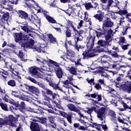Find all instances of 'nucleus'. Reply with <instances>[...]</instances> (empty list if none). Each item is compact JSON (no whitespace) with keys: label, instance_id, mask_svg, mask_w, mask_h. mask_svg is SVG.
<instances>
[{"label":"nucleus","instance_id":"42","mask_svg":"<svg viewBox=\"0 0 131 131\" xmlns=\"http://www.w3.org/2000/svg\"><path fill=\"white\" fill-rule=\"evenodd\" d=\"M85 8L86 10H90V9L94 8V6H93L91 3H86L85 4Z\"/></svg>","mask_w":131,"mask_h":131},{"label":"nucleus","instance_id":"40","mask_svg":"<svg viewBox=\"0 0 131 131\" xmlns=\"http://www.w3.org/2000/svg\"><path fill=\"white\" fill-rule=\"evenodd\" d=\"M112 67L114 69H116V70H119L121 68V67H122V66H120L118 63H117L116 64H112Z\"/></svg>","mask_w":131,"mask_h":131},{"label":"nucleus","instance_id":"24","mask_svg":"<svg viewBox=\"0 0 131 131\" xmlns=\"http://www.w3.org/2000/svg\"><path fill=\"white\" fill-rule=\"evenodd\" d=\"M61 58L63 59L64 61H67V62H72V63L74 62V60L71 59L69 55H68V53H66L64 56H61Z\"/></svg>","mask_w":131,"mask_h":131},{"label":"nucleus","instance_id":"21","mask_svg":"<svg viewBox=\"0 0 131 131\" xmlns=\"http://www.w3.org/2000/svg\"><path fill=\"white\" fill-rule=\"evenodd\" d=\"M48 120L50 121V122H51V123L53 124L51 125V126H52L53 128H56V127H57V124H56L55 122V117L50 116L48 117Z\"/></svg>","mask_w":131,"mask_h":131},{"label":"nucleus","instance_id":"19","mask_svg":"<svg viewBox=\"0 0 131 131\" xmlns=\"http://www.w3.org/2000/svg\"><path fill=\"white\" fill-rule=\"evenodd\" d=\"M18 15V17H20V18H21L22 19H26L28 17V15L25 11H23L22 10L18 11L17 13Z\"/></svg>","mask_w":131,"mask_h":131},{"label":"nucleus","instance_id":"63","mask_svg":"<svg viewBox=\"0 0 131 131\" xmlns=\"http://www.w3.org/2000/svg\"><path fill=\"white\" fill-rule=\"evenodd\" d=\"M109 115L110 116H112V117L115 118V112H114V111H110Z\"/></svg>","mask_w":131,"mask_h":131},{"label":"nucleus","instance_id":"31","mask_svg":"<svg viewBox=\"0 0 131 131\" xmlns=\"http://www.w3.org/2000/svg\"><path fill=\"white\" fill-rule=\"evenodd\" d=\"M36 60H37L38 64H48V61L41 58V57H37L36 58Z\"/></svg>","mask_w":131,"mask_h":131},{"label":"nucleus","instance_id":"44","mask_svg":"<svg viewBox=\"0 0 131 131\" xmlns=\"http://www.w3.org/2000/svg\"><path fill=\"white\" fill-rule=\"evenodd\" d=\"M122 105L123 106V107H124V109L123 108H120V110H121V111H124V110H125V109H128L129 107L128 105H127V104H126V103L122 102Z\"/></svg>","mask_w":131,"mask_h":131},{"label":"nucleus","instance_id":"53","mask_svg":"<svg viewBox=\"0 0 131 131\" xmlns=\"http://www.w3.org/2000/svg\"><path fill=\"white\" fill-rule=\"evenodd\" d=\"M42 75L44 78H42V79H45V80H47V81H48V82H49V83L50 82H51V78L46 76V75L45 74Z\"/></svg>","mask_w":131,"mask_h":131},{"label":"nucleus","instance_id":"22","mask_svg":"<svg viewBox=\"0 0 131 131\" xmlns=\"http://www.w3.org/2000/svg\"><path fill=\"white\" fill-rule=\"evenodd\" d=\"M67 106L68 107V109H69V110H71V111H74V112H78V108H77L76 106L72 103L67 104Z\"/></svg>","mask_w":131,"mask_h":131},{"label":"nucleus","instance_id":"4","mask_svg":"<svg viewBox=\"0 0 131 131\" xmlns=\"http://www.w3.org/2000/svg\"><path fill=\"white\" fill-rule=\"evenodd\" d=\"M83 53L82 55L83 56L84 58H92L93 57H95V56H97L100 51L99 49H97L96 50L91 49H88L89 51L88 52L85 51L86 48L85 47H83Z\"/></svg>","mask_w":131,"mask_h":131},{"label":"nucleus","instance_id":"32","mask_svg":"<svg viewBox=\"0 0 131 131\" xmlns=\"http://www.w3.org/2000/svg\"><path fill=\"white\" fill-rule=\"evenodd\" d=\"M93 111L97 112V108L95 107V106H92L91 108H89L88 111H86V113L88 114H90V116H91L92 113H93Z\"/></svg>","mask_w":131,"mask_h":131},{"label":"nucleus","instance_id":"43","mask_svg":"<svg viewBox=\"0 0 131 131\" xmlns=\"http://www.w3.org/2000/svg\"><path fill=\"white\" fill-rule=\"evenodd\" d=\"M38 71H40V72H41V73H43V72H46V71H49V70H48L47 67L43 66L42 68L41 67L40 68H39Z\"/></svg>","mask_w":131,"mask_h":131},{"label":"nucleus","instance_id":"39","mask_svg":"<svg viewBox=\"0 0 131 131\" xmlns=\"http://www.w3.org/2000/svg\"><path fill=\"white\" fill-rule=\"evenodd\" d=\"M0 106L2 107V109H3V110H4V111H8V106H7L6 104H5L4 103H0Z\"/></svg>","mask_w":131,"mask_h":131},{"label":"nucleus","instance_id":"37","mask_svg":"<svg viewBox=\"0 0 131 131\" xmlns=\"http://www.w3.org/2000/svg\"><path fill=\"white\" fill-rule=\"evenodd\" d=\"M104 52H105V53H110V54L111 55V56H112V57H114L115 58H118V57H119L118 54H117V53H116L115 52H111L110 51H109L108 50L104 51Z\"/></svg>","mask_w":131,"mask_h":131},{"label":"nucleus","instance_id":"2","mask_svg":"<svg viewBox=\"0 0 131 131\" xmlns=\"http://www.w3.org/2000/svg\"><path fill=\"white\" fill-rule=\"evenodd\" d=\"M45 91H41L42 95L43 97V101L41 102V104L43 106H47V107H49V108H51L52 106H51V104H50V100L53 101V100H55L56 97H59V95L53 92L52 90L48 88L45 89ZM48 96H51L53 100H52V99H51V98Z\"/></svg>","mask_w":131,"mask_h":131},{"label":"nucleus","instance_id":"41","mask_svg":"<svg viewBox=\"0 0 131 131\" xmlns=\"http://www.w3.org/2000/svg\"><path fill=\"white\" fill-rule=\"evenodd\" d=\"M86 26L84 25V23L83 20H80L79 23H78V28H81L82 27H85Z\"/></svg>","mask_w":131,"mask_h":131},{"label":"nucleus","instance_id":"56","mask_svg":"<svg viewBox=\"0 0 131 131\" xmlns=\"http://www.w3.org/2000/svg\"><path fill=\"white\" fill-rule=\"evenodd\" d=\"M113 33V31L111 30L110 28H109L108 30L104 33H107V35L111 36V35H112Z\"/></svg>","mask_w":131,"mask_h":131},{"label":"nucleus","instance_id":"27","mask_svg":"<svg viewBox=\"0 0 131 131\" xmlns=\"http://www.w3.org/2000/svg\"><path fill=\"white\" fill-rule=\"evenodd\" d=\"M31 18L33 19L34 22L36 23H37V24H40V19L38 18V17H37V15L34 14L31 15Z\"/></svg>","mask_w":131,"mask_h":131},{"label":"nucleus","instance_id":"54","mask_svg":"<svg viewBox=\"0 0 131 131\" xmlns=\"http://www.w3.org/2000/svg\"><path fill=\"white\" fill-rule=\"evenodd\" d=\"M75 63V66H76L77 65L78 66H82L81 64V59L80 58H78L77 61H74Z\"/></svg>","mask_w":131,"mask_h":131},{"label":"nucleus","instance_id":"5","mask_svg":"<svg viewBox=\"0 0 131 131\" xmlns=\"http://www.w3.org/2000/svg\"><path fill=\"white\" fill-rule=\"evenodd\" d=\"M113 25H114V23L111 19L109 17H106V19H105L103 21L102 24V31L104 33H106L107 31L109 30V28H111V27H113Z\"/></svg>","mask_w":131,"mask_h":131},{"label":"nucleus","instance_id":"64","mask_svg":"<svg viewBox=\"0 0 131 131\" xmlns=\"http://www.w3.org/2000/svg\"><path fill=\"white\" fill-rule=\"evenodd\" d=\"M16 131H23L22 127H21V125L20 124L18 127L16 129Z\"/></svg>","mask_w":131,"mask_h":131},{"label":"nucleus","instance_id":"46","mask_svg":"<svg viewBox=\"0 0 131 131\" xmlns=\"http://www.w3.org/2000/svg\"><path fill=\"white\" fill-rule=\"evenodd\" d=\"M27 79L30 80V81L33 82L34 83H35L36 84H38V83H39L36 81V80H35V79L32 78L31 77H28L27 78Z\"/></svg>","mask_w":131,"mask_h":131},{"label":"nucleus","instance_id":"59","mask_svg":"<svg viewBox=\"0 0 131 131\" xmlns=\"http://www.w3.org/2000/svg\"><path fill=\"white\" fill-rule=\"evenodd\" d=\"M129 46H130L129 44L123 45L122 46V49L123 50H128V47H129Z\"/></svg>","mask_w":131,"mask_h":131},{"label":"nucleus","instance_id":"3","mask_svg":"<svg viewBox=\"0 0 131 131\" xmlns=\"http://www.w3.org/2000/svg\"><path fill=\"white\" fill-rule=\"evenodd\" d=\"M3 125H9L12 127H17L16 118L12 115L6 116L5 119L0 118V127H2Z\"/></svg>","mask_w":131,"mask_h":131},{"label":"nucleus","instance_id":"13","mask_svg":"<svg viewBox=\"0 0 131 131\" xmlns=\"http://www.w3.org/2000/svg\"><path fill=\"white\" fill-rule=\"evenodd\" d=\"M105 39L106 41L99 40L98 41V45L101 47H105V46L107 45V42H110V41H111V36L107 35V36L105 37Z\"/></svg>","mask_w":131,"mask_h":131},{"label":"nucleus","instance_id":"6","mask_svg":"<svg viewBox=\"0 0 131 131\" xmlns=\"http://www.w3.org/2000/svg\"><path fill=\"white\" fill-rule=\"evenodd\" d=\"M39 68L36 67H32L29 68V72L31 74V76L35 77V78H43L41 74L38 73Z\"/></svg>","mask_w":131,"mask_h":131},{"label":"nucleus","instance_id":"48","mask_svg":"<svg viewBox=\"0 0 131 131\" xmlns=\"http://www.w3.org/2000/svg\"><path fill=\"white\" fill-rule=\"evenodd\" d=\"M12 96H13V97H15V98H18L19 99H21V96L18 95V92L16 91L12 92Z\"/></svg>","mask_w":131,"mask_h":131},{"label":"nucleus","instance_id":"50","mask_svg":"<svg viewBox=\"0 0 131 131\" xmlns=\"http://www.w3.org/2000/svg\"><path fill=\"white\" fill-rule=\"evenodd\" d=\"M66 36L67 37H71V31H70V30H66Z\"/></svg>","mask_w":131,"mask_h":131},{"label":"nucleus","instance_id":"45","mask_svg":"<svg viewBox=\"0 0 131 131\" xmlns=\"http://www.w3.org/2000/svg\"><path fill=\"white\" fill-rule=\"evenodd\" d=\"M119 43V45H120V43H126V40H125V38H124V37H120Z\"/></svg>","mask_w":131,"mask_h":131},{"label":"nucleus","instance_id":"11","mask_svg":"<svg viewBox=\"0 0 131 131\" xmlns=\"http://www.w3.org/2000/svg\"><path fill=\"white\" fill-rule=\"evenodd\" d=\"M13 5H14V2L8 1L0 5V8L2 9H6V10H13Z\"/></svg>","mask_w":131,"mask_h":131},{"label":"nucleus","instance_id":"8","mask_svg":"<svg viewBox=\"0 0 131 131\" xmlns=\"http://www.w3.org/2000/svg\"><path fill=\"white\" fill-rule=\"evenodd\" d=\"M96 113L97 114V117L100 120L103 121L102 123H105V115L107 114L106 112V107H101L98 110L96 109Z\"/></svg>","mask_w":131,"mask_h":131},{"label":"nucleus","instance_id":"33","mask_svg":"<svg viewBox=\"0 0 131 131\" xmlns=\"http://www.w3.org/2000/svg\"><path fill=\"white\" fill-rule=\"evenodd\" d=\"M57 121L59 122V123H61L62 124H63L64 126H67V122L65 121L63 118H61L60 117H58L57 118Z\"/></svg>","mask_w":131,"mask_h":131},{"label":"nucleus","instance_id":"1","mask_svg":"<svg viewBox=\"0 0 131 131\" xmlns=\"http://www.w3.org/2000/svg\"><path fill=\"white\" fill-rule=\"evenodd\" d=\"M14 37L16 42H18L23 48L32 49L34 52H36V51L38 53H40L42 51V49L46 47V45H42L40 47H39V46H33L35 42L32 39H30L26 43H22L25 40H27V39L29 38L28 36L27 35H23L22 33H16L14 34Z\"/></svg>","mask_w":131,"mask_h":131},{"label":"nucleus","instance_id":"10","mask_svg":"<svg viewBox=\"0 0 131 131\" xmlns=\"http://www.w3.org/2000/svg\"><path fill=\"white\" fill-rule=\"evenodd\" d=\"M37 10V13H42V14L45 15V16L46 17L47 20H48V22H50V23L52 24L56 23V20L53 17L49 16V12L45 10H42V9H40V8Z\"/></svg>","mask_w":131,"mask_h":131},{"label":"nucleus","instance_id":"38","mask_svg":"<svg viewBox=\"0 0 131 131\" xmlns=\"http://www.w3.org/2000/svg\"><path fill=\"white\" fill-rule=\"evenodd\" d=\"M105 59H106L107 60H109L110 59V57H109V56L106 55H104L103 56H102V58H101L102 64L107 63L106 61H103V60H105Z\"/></svg>","mask_w":131,"mask_h":131},{"label":"nucleus","instance_id":"25","mask_svg":"<svg viewBox=\"0 0 131 131\" xmlns=\"http://www.w3.org/2000/svg\"><path fill=\"white\" fill-rule=\"evenodd\" d=\"M27 7H28V8H34V9H36V11H37V9H39L40 10H42V9L40 8L39 7V6L38 4V6H36V5H34V3L31 4H28V3H26Z\"/></svg>","mask_w":131,"mask_h":131},{"label":"nucleus","instance_id":"12","mask_svg":"<svg viewBox=\"0 0 131 131\" xmlns=\"http://www.w3.org/2000/svg\"><path fill=\"white\" fill-rule=\"evenodd\" d=\"M24 85L26 86V89H28L29 91L31 93H34L36 95H38L39 94V90L37 88L34 87V86H28L27 84H24Z\"/></svg>","mask_w":131,"mask_h":131},{"label":"nucleus","instance_id":"60","mask_svg":"<svg viewBox=\"0 0 131 131\" xmlns=\"http://www.w3.org/2000/svg\"><path fill=\"white\" fill-rule=\"evenodd\" d=\"M95 89H96V90H102V87H101V85H100L99 83H97L96 84H95Z\"/></svg>","mask_w":131,"mask_h":131},{"label":"nucleus","instance_id":"26","mask_svg":"<svg viewBox=\"0 0 131 131\" xmlns=\"http://www.w3.org/2000/svg\"><path fill=\"white\" fill-rule=\"evenodd\" d=\"M112 72L114 75L115 74H118L119 75V76L116 79L117 81H121L123 79V77L124 76V75L123 74H118V72Z\"/></svg>","mask_w":131,"mask_h":131},{"label":"nucleus","instance_id":"62","mask_svg":"<svg viewBox=\"0 0 131 131\" xmlns=\"http://www.w3.org/2000/svg\"><path fill=\"white\" fill-rule=\"evenodd\" d=\"M78 129L79 130H86V129H88V128L86 127H84L83 126H80V127H79Z\"/></svg>","mask_w":131,"mask_h":131},{"label":"nucleus","instance_id":"7","mask_svg":"<svg viewBox=\"0 0 131 131\" xmlns=\"http://www.w3.org/2000/svg\"><path fill=\"white\" fill-rule=\"evenodd\" d=\"M116 88H118L120 90H123V91L129 93L131 92V82H125L124 84H122L118 83L116 84Z\"/></svg>","mask_w":131,"mask_h":131},{"label":"nucleus","instance_id":"51","mask_svg":"<svg viewBox=\"0 0 131 131\" xmlns=\"http://www.w3.org/2000/svg\"><path fill=\"white\" fill-rule=\"evenodd\" d=\"M49 62L51 64H53V65H54V66H56V68H58L59 67V64L58 63L56 62V61H53L52 60H49Z\"/></svg>","mask_w":131,"mask_h":131},{"label":"nucleus","instance_id":"20","mask_svg":"<svg viewBox=\"0 0 131 131\" xmlns=\"http://www.w3.org/2000/svg\"><path fill=\"white\" fill-rule=\"evenodd\" d=\"M0 72L3 74L1 75V78H3L4 81H7V78H8V76H9V73L7 71H5L4 70H2Z\"/></svg>","mask_w":131,"mask_h":131},{"label":"nucleus","instance_id":"23","mask_svg":"<svg viewBox=\"0 0 131 131\" xmlns=\"http://www.w3.org/2000/svg\"><path fill=\"white\" fill-rule=\"evenodd\" d=\"M52 102L54 107H57V108H58V109H60L61 110H63L64 111V109H63V107H62V106L59 104L60 103V100H57V101L52 100Z\"/></svg>","mask_w":131,"mask_h":131},{"label":"nucleus","instance_id":"14","mask_svg":"<svg viewBox=\"0 0 131 131\" xmlns=\"http://www.w3.org/2000/svg\"><path fill=\"white\" fill-rule=\"evenodd\" d=\"M54 71L58 78H62L63 77V70H62V68L60 67L55 68Z\"/></svg>","mask_w":131,"mask_h":131},{"label":"nucleus","instance_id":"58","mask_svg":"<svg viewBox=\"0 0 131 131\" xmlns=\"http://www.w3.org/2000/svg\"><path fill=\"white\" fill-rule=\"evenodd\" d=\"M60 115L62 116L63 117H64V118H66L68 116H69V114H67V113H65L64 112H60Z\"/></svg>","mask_w":131,"mask_h":131},{"label":"nucleus","instance_id":"61","mask_svg":"<svg viewBox=\"0 0 131 131\" xmlns=\"http://www.w3.org/2000/svg\"><path fill=\"white\" fill-rule=\"evenodd\" d=\"M101 76H103V77H106L107 78H109V75L107 74V73L105 72H102L101 73Z\"/></svg>","mask_w":131,"mask_h":131},{"label":"nucleus","instance_id":"49","mask_svg":"<svg viewBox=\"0 0 131 131\" xmlns=\"http://www.w3.org/2000/svg\"><path fill=\"white\" fill-rule=\"evenodd\" d=\"M62 83L65 85L71 84V85H73V83H72L70 80H66V81H63Z\"/></svg>","mask_w":131,"mask_h":131},{"label":"nucleus","instance_id":"57","mask_svg":"<svg viewBox=\"0 0 131 131\" xmlns=\"http://www.w3.org/2000/svg\"><path fill=\"white\" fill-rule=\"evenodd\" d=\"M86 80L88 82L91 84V85H94L95 84V83L94 82V79H89L87 78Z\"/></svg>","mask_w":131,"mask_h":131},{"label":"nucleus","instance_id":"17","mask_svg":"<svg viewBox=\"0 0 131 131\" xmlns=\"http://www.w3.org/2000/svg\"><path fill=\"white\" fill-rule=\"evenodd\" d=\"M30 129L32 131H40L38 123L35 122H32L31 123Z\"/></svg>","mask_w":131,"mask_h":131},{"label":"nucleus","instance_id":"55","mask_svg":"<svg viewBox=\"0 0 131 131\" xmlns=\"http://www.w3.org/2000/svg\"><path fill=\"white\" fill-rule=\"evenodd\" d=\"M88 20H89V14L88 13V12H85L83 20L86 22L88 21Z\"/></svg>","mask_w":131,"mask_h":131},{"label":"nucleus","instance_id":"9","mask_svg":"<svg viewBox=\"0 0 131 131\" xmlns=\"http://www.w3.org/2000/svg\"><path fill=\"white\" fill-rule=\"evenodd\" d=\"M95 40L96 37L91 35L86 38L85 42L86 43V47L88 49H93V48H94Z\"/></svg>","mask_w":131,"mask_h":131},{"label":"nucleus","instance_id":"28","mask_svg":"<svg viewBox=\"0 0 131 131\" xmlns=\"http://www.w3.org/2000/svg\"><path fill=\"white\" fill-rule=\"evenodd\" d=\"M48 37L50 42H53V43H57V40L55 37H54V36H53V35L48 34Z\"/></svg>","mask_w":131,"mask_h":131},{"label":"nucleus","instance_id":"18","mask_svg":"<svg viewBox=\"0 0 131 131\" xmlns=\"http://www.w3.org/2000/svg\"><path fill=\"white\" fill-rule=\"evenodd\" d=\"M66 69L68 70V71H69L70 73L72 74V75H76V74H77L76 69H75L74 67H72L71 68L69 67H66Z\"/></svg>","mask_w":131,"mask_h":131},{"label":"nucleus","instance_id":"16","mask_svg":"<svg viewBox=\"0 0 131 131\" xmlns=\"http://www.w3.org/2000/svg\"><path fill=\"white\" fill-rule=\"evenodd\" d=\"M74 31L75 34L73 35V37L75 42L82 40V36L80 35V34L78 33V31L77 30H74Z\"/></svg>","mask_w":131,"mask_h":131},{"label":"nucleus","instance_id":"30","mask_svg":"<svg viewBox=\"0 0 131 131\" xmlns=\"http://www.w3.org/2000/svg\"><path fill=\"white\" fill-rule=\"evenodd\" d=\"M49 85L50 86H52V88H53L54 90H59V91H60L61 92H63V90L62 89H60V87H58V84H55L52 82L49 83Z\"/></svg>","mask_w":131,"mask_h":131},{"label":"nucleus","instance_id":"47","mask_svg":"<svg viewBox=\"0 0 131 131\" xmlns=\"http://www.w3.org/2000/svg\"><path fill=\"white\" fill-rule=\"evenodd\" d=\"M66 118H67V121L70 123V124H72V116L71 115H68Z\"/></svg>","mask_w":131,"mask_h":131},{"label":"nucleus","instance_id":"35","mask_svg":"<svg viewBox=\"0 0 131 131\" xmlns=\"http://www.w3.org/2000/svg\"><path fill=\"white\" fill-rule=\"evenodd\" d=\"M20 28H21L22 30H24V31L27 32V33H29V32H31V30H30V29L28 28V27H27V26H21Z\"/></svg>","mask_w":131,"mask_h":131},{"label":"nucleus","instance_id":"52","mask_svg":"<svg viewBox=\"0 0 131 131\" xmlns=\"http://www.w3.org/2000/svg\"><path fill=\"white\" fill-rule=\"evenodd\" d=\"M114 4H115V2L113 1V0H108V5L107 6L108 7H110L112 6V7H114L115 5H113Z\"/></svg>","mask_w":131,"mask_h":131},{"label":"nucleus","instance_id":"34","mask_svg":"<svg viewBox=\"0 0 131 131\" xmlns=\"http://www.w3.org/2000/svg\"><path fill=\"white\" fill-rule=\"evenodd\" d=\"M7 84L12 88L16 86V81L15 80H10L7 82Z\"/></svg>","mask_w":131,"mask_h":131},{"label":"nucleus","instance_id":"36","mask_svg":"<svg viewBox=\"0 0 131 131\" xmlns=\"http://www.w3.org/2000/svg\"><path fill=\"white\" fill-rule=\"evenodd\" d=\"M24 56V54L23 52H22L21 51H19L18 53V56L19 57V58H20L21 61H23L24 62H26V61H27V59H24V58H23Z\"/></svg>","mask_w":131,"mask_h":131},{"label":"nucleus","instance_id":"15","mask_svg":"<svg viewBox=\"0 0 131 131\" xmlns=\"http://www.w3.org/2000/svg\"><path fill=\"white\" fill-rule=\"evenodd\" d=\"M97 13H99L100 14H97L94 15V18L97 19L99 21V22H102L104 19V12H102V11L99 10Z\"/></svg>","mask_w":131,"mask_h":131},{"label":"nucleus","instance_id":"29","mask_svg":"<svg viewBox=\"0 0 131 131\" xmlns=\"http://www.w3.org/2000/svg\"><path fill=\"white\" fill-rule=\"evenodd\" d=\"M13 64L11 63V62H5V67L6 68L10 69V70L12 73H13V71H14V68L12 67Z\"/></svg>","mask_w":131,"mask_h":131}]
</instances>
